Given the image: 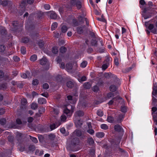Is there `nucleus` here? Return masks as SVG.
Masks as SVG:
<instances>
[{"label":"nucleus","mask_w":157,"mask_h":157,"mask_svg":"<svg viewBox=\"0 0 157 157\" xmlns=\"http://www.w3.org/2000/svg\"><path fill=\"white\" fill-rule=\"evenodd\" d=\"M81 0H71L70 3L71 6H76L78 9H80L82 7V4Z\"/></svg>","instance_id":"1"},{"label":"nucleus","mask_w":157,"mask_h":157,"mask_svg":"<svg viewBox=\"0 0 157 157\" xmlns=\"http://www.w3.org/2000/svg\"><path fill=\"white\" fill-rule=\"evenodd\" d=\"M149 9V8L148 7H146L144 9V10L142 13V16L144 17L145 19H147L148 18L151 17V15H147L146 13L148 10Z\"/></svg>","instance_id":"2"},{"label":"nucleus","mask_w":157,"mask_h":157,"mask_svg":"<svg viewBox=\"0 0 157 157\" xmlns=\"http://www.w3.org/2000/svg\"><path fill=\"white\" fill-rule=\"evenodd\" d=\"M74 123L76 127L78 128H81L82 124V121L80 119H78L77 118H74Z\"/></svg>","instance_id":"3"},{"label":"nucleus","mask_w":157,"mask_h":157,"mask_svg":"<svg viewBox=\"0 0 157 157\" xmlns=\"http://www.w3.org/2000/svg\"><path fill=\"white\" fill-rule=\"evenodd\" d=\"M84 112L81 110L77 111L74 114L75 118H77L78 117H81L83 116Z\"/></svg>","instance_id":"4"},{"label":"nucleus","mask_w":157,"mask_h":157,"mask_svg":"<svg viewBox=\"0 0 157 157\" xmlns=\"http://www.w3.org/2000/svg\"><path fill=\"white\" fill-rule=\"evenodd\" d=\"M48 14L50 15V18L52 19H56L57 18V15L56 13L53 11H50L48 12Z\"/></svg>","instance_id":"5"},{"label":"nucleus","mask_w":157,"mask_h":157,"mask_svg":"<svg viewBox=\"0 0 157 157\" xmlns=\"http://www.w3.org/2000/svg\"><path fill=\"white\" fill-rule=\"evenodd\" d=\"M154 25L153 24H150L148 26V29L151 30V32L155 34H157V31L156 29H154Z\"/></svg>","instance_id":"6"},{"label":"nucleus","mask_w":157,"mask_h":157,"mask_svg":"<svg viewBox=\"0 0 157 157\" xmlns=\"http://www.w3.org/2000/svg\"><path fill=\"white\" fill-rule=\"evenodd\" d=\"M115 130L118 132H123V129L120 125L118 124L115 125L114 127Z\"/></svg>","instance_id":"7"},{"label":"nucleus","mask_w":157,"mask_h":157,"mask_svg":"<svg viewBox=\"0 0 157 157\" xmlns=\"http://www.w3.org/2000/svg\"><path fill=\"white\" fill-rule=\"evenodd\" d=\"M63 112L65 114H66L67 116H71L72 114V113L70 110L68 109L67 107L64 109Z\"/></svg>","instance_id":"8"},{"label":"nucleus","mask_w":157,"mask_h":157,"mask_svg":"<svg viewBox=\"0 0 157 157\" xmlns=\"http://www.w3.org/2000/svg\"><path fill=\"white\" fill-rule=\"evenodd\" d=\"M79 142V140L78 138H75L72 140L71 143L73 145H75L78 144Z\"/></svg>","instance_id":"9"},{"label":"nucleus","mask_w":157,"mask_h":157,"mask_svg":"<svg viewBox=\"0 0 157 157\" xmlns=\"http://www.w3.org/2000/svg\"><path fill=\"white\" fill-rule=\"evenodd\" d=\"M38 102L41 104H45L46 103V100L44 98H39L38 99Z\"/></svg>","instance_id":"10"},{"label":"nucleus","mask_w":157,"mask_h":157,"mask_svg":"<svg viewBox=\"0 0 157 157\" xmlns=\"http://www.w3.org/2000/svg\"><path fill=\"white\" fill-rule=\"evenodd\" d=\"M48 61L47 59L45 57H43V58L40 60V63L41 65H44Z\"/></svg>","instance_id":"11"},{"label":"nucleus","mask_w":157,"mask_h":157,"mask_svg":"<svg viewBox=\"0 0 157 157\" xmlns=\"http://www.w3.org/2000/svg\"><path fill=\"white\" fill-rule=\"evenodd\" d=\"M96 135L99 138H101L104 136L105 134L102 132H98L96 133Z\"/></svg>","instance_id":"12"},{"label":"nucleus","mask_w":157,"mask_h":157,"mask_svg":"<svg viewBox=\"0 0 157 157\" xmlns=\"http://www.w3.org/2000/svg\"><path fill=\"white\" fill-rule=\"evenodd\" d=\"M83 86L84 88L86 89H89L90 88L91 85L90 83L89 82H86L84 84Z\"/></svg>","instance_id":"13"},{"label":"nucleus","mask_w":157,"mask_h":157,"mask_svg":"<svg viewBox=\"0 0 157 157\" xmlns=\"http://www.w3.org/2000/svg\"><path fill=\"white\" fill-rule=\"evenodd\" d=\"M74 133L76 136L78 137L81 136L82 134L81 131L79 130H76L75 131Z\"/></svg>","instance_id":"14"},{"label":"nucleus","mask_w":157,"mask_h":157,"mask_svg":"<svg viewBox=\"0 0 157 157\" xmlns=\"http://www.w3.org/2000/svg\"><path fill=\"white\" fill-rule=\"evenodd\" d=\"M38 107V104L35 103H33L31 105V108L35 110Z\"/></svg>","instance_id":"15"},{"label":"nucleus","mask_w":157,"mask_h":157,"mask_svg":"<svg viewBox=\"0 0 157 157\" xmlns=\"http://www.w3.org/2000/svg\"><path fill=\"white\" fill-rule=\"evenodd\" d=\"M113 75L111 73H105L104 75L105 77L107 78H109L113 76Z\"/></svg>","instance_id":"16"},{"label":"nucleus","mask_w":157,"mask_h":157,"mask_svg":"<svg viewBox=\"0 0 157 157\" xmlns=\"http://www.w3.org/2000/svg\"><path fill=\"white\" fill-rule=\"evenodd\" d=\"M37 58V56L36 55H33L30 57V59L31 61H34L36 60Z\"/></svg>","instance_id":"17"},{"label":"nucleus","mask_w":157,"mask_h":157,"mask_svg":"<svg viewBox=\"0 0 157 157\" xmlns=\"http://www.w3.org/2000/svg\"><path fill=\"white\" fill-rule=\"evenodd\" d=\"M59 50L60 52L63 53L66 52L67 49L65 47L62 46L60 48Z\"/></svg>","instance_id":"18"},{"label":"nucleus","mask_w":157,"mask_h":157,"mask_svg":"<svg viewBox=\"0 0 157 157\" xmlns=\"http://www.w3.org/2000/svg\"><path fill=\"white\" fill-rule=\"evenodd\" d=\"M52 52L54 54H57L58 52V48L56 47H53L52 48Z\"/></svg>","instance_id":"19"},{"label":"nucleus","mask_w":157,"mask_h":157,"mask_svg":"<svg viewBox=\"0 0 157 157\" xmlns=\"http://www.w3.org/2000/svg\"><path fill=\"white\" fill-rule=\"evenodd\" d=\"M152 116L153 121L155 123V124L157 125V112L156 114L153 115Z\"/></svg>","instance_id":"20"},{"label":"nucleus","mask_w":157,"mask_h":157,"mask_svg":"<svg viewBox=\"0 0 157 157\" xmlns=\"http://www.w3.org/2000/svg\"><path fill=\"white\" fill-rule=\"evenodd\" d=\"M87 62L86 61H83L80 64V67L82 68H84L87 66Z\"/></svg>","instance_id":"21"},{"label":"nucleus","mask_w":157,"mask_h":157,"mask_svg":"<svg viewBox=\"0 0 157 157\" xmlns=\"http://www.w3.org/2000/svg\"><path fill=\"white\" fill-rule=\"evenodd\" d=\"M57 24L56 22L53 23L51 27V29L52 30H54L57 27Z\"/></svg>","instance_id":"22"},{"label":"nucleus","mask_w":157,"mask_h":157,"mask_svg":"<svg viewBox=\"0 0 157 157\" xmlns=\"http://www.w3.org/2000/svg\"><path fill=\"white\" fill-rule=\"evenodd\" d=\"M16 136L17 140H20L22 138V134L19 132H17L16 133Z\"/></svg>","instance_id":"23"},{"label":"nucleus","mask_w":157,"mask_h":157,"mask_svg":"<svg viewBox=\"0 0 157 157\" xmlns=\"http://www.w3.org/2000/svg\"><path fill=\"white\" fill-rule=\"evenodd\" d=\"M91 44L92 46H95L97 45V41L96 40V38L95 39H92L91 42Z\"/></svg>","instance_id":"24"},{"label":"nucleus","mask_w":157,"mask_h":157,"mask_svg":"<svg viewBox=\"0 0 157 157\" xmlns=\"http://www.w3.org/2000/svg\"><path fill=\"white\" fill-rule=\"evenodd\" d=\"M117 90L116 86L114 85H112L110 86V90L111 91L114 92Z\"/></svg>","instance_id":"25"},{"label":"nucleus","mask_w":157,"mask_h":157,"mask_svg":"<svg viewBox=\"0 0 157 157\" xmlns=\"http://www.w3.org/2000/svg\"><path fill=\"white\" fill-rule=\"evenodd\" d=\"M88 143L90 145H92L94 143V141L92 138H90L88 139Z\"/></svg>","instance_id":"26"},{"label":"nucleus","mask_w":157,"mask_h":157,"mask_svg":"<svg viewBox=\"0 0 157 157\" xmlns=\"http://www.w3.org/2000/svg\"><path fill=\"white\" fill-rule=\"evenodd\" d=\"M152 94L154 96H155L157 94V88L156 87H153Z\"/></svg>","instance_id":"27"},{"label":"nucleus","mask_w":157,"mask_h":157,"mask_svg":"<svg viewBox=\"0 0 157 157\" xmlns=\"http://www.w3.org/2000/svg\"><path fill=\"white\" fill-rule=\"evenodd\" d=\"M67 86L68 87L71 88L73 86V84L71 81H69L67 82Z\"/></svg>","instance_id":"28"},{"label":"nucleus","mask_w":157,"mask_h":157,"mask_svg":"<svg viewBox=\"0 0 157 157\" xmlns=\"http://www.w3.org/2000/svg\"><path fill=\"white\" fill-rule=\"evenodd\" d=\"M66 67L67 69L69 70H70L72 69V65L71 63H68L66 65Z\"/></svg>","instance_id":"29"},{"label":"nucleus","mask_w":157,"mask_h":157,"mask_svg":"<svg viewBox=\"0 0 157 157\" xmlns=\"http://www.w3.org/2000/svg\"><path fill=\"white\" fill-rule=\"evenodd\" d=\"M101 128L104 130H107L108 128V126L105 124H102L101 125Z\"/></svg>","instance_id":"30"},{"label":"nucleus","mask_w":157,"mask_h":157,"mask_svg":"<svg viewBox=\"0 0 157 157\" xmlns=\"http://www.w3.org/2000/svg\"><path fill=\"white\" fill-rule=\"evenodd\" d=\"M30 73L29 71H27L26 72V74L23 73H22L21 75V76L22 78H25L27 77V75H29V74H30Z\"/></svg>","instance_id":"31"},{"label":"nucleus","mask_w":157,"mask_h":157,"mask_svg":"<svg viewBox=\"0 0 157 157\" xmlns=\"http://www.w3.org/2000/svg\"><path fill=\"white\" fill-rule=\"evenodd\" d=\"M29 136L30 137V139L33 142L35 143H37L38 140L36 138L32 137L31 136Z\"/></svg>","instance_id":"32"},{"label":"nucleus","mask_w":157,"mask_h":157,"mask_svg":"<svg viewBox=\"0 0 157 157\" xmlns=\"http://www.w3.org/2000/svg\"><path fill=\"white\" fill-rule=\"evenodd\" d=\"M107 121L109 123H113V118L111 116H108L107 118Z\"/></svg>","instance_id":"33"},{"label":"nucleus","mask_w":157,"mask_h":157,"mask_svg":"<svg viewBox=\"0 0 157 157\" xmlns=\"http://www.w3.org/2000/svg\"><path fill=\"white\" fill-rule=\"evenodd\" d=\"M67 30V28L66 26L63 25L61 28V31L63 33H65L66 32Z\"/></svg>","instance_id":"34"},{"label":"nucleus","mask_w":157,"mask_h":157,"mask_svg":"<svg viewBox=\"0 0 157 157\" xmlns=\"http://www.w3.org/2000/svg\"><path fill=\"white\" fill-rule=\"evenodd\" d=\"M21 53L23 54H25L26 52L25 48L24 47H22L21 48Z\"/></svg>","instance_id":"35"},{"label":"nucleus","mask_w":157,"mask_h":157,"mask_svg":"<svg viewBox=\"0 0 157 157\" xmlns=\"http://www.w3.org/2000/svg\"><path fill=\"white\" fill-rule=\"evenodd\" d=\"M49 139L52 140L55 139L56 136L54 134H50L48 135Z\"/></svg>","instance_id":"36"},{"label":"nucleus","mask_w":157,"mask_h":157,"mask_svg":"<svg viewBox=\"0 0 157 157\" xmlns=\"http://www.w3.org/2000/svg\"><path fill=\"white\" fill-rule=\"evenodd\" d=\"M45 111V109L43 107H40L39 110V113L41 114H42Z\"/></svg>","instance_id":"37"},{"label":"nucleus","mask_w":157,"mask_h":157,"mask_svg":"<svg viewBox=\"0 0 157 157\" xmlns=\"http://www.w3.org/2000/svg\"><path fill=\"white\" fill-rule=\"evenodd\" d=\"M97 114L98 116L102 117L103 115V113L102 110L99 109L98 110Z\"/></svg>","instance_id":"38"},{"label":"nucleus","mask_w":157,"mask_h":157,"mask_svg":"<svg viewBox=\"0 0 157 157\" xmlns=\"http://www.w3.org/2000/svg\"><path fill=\"white\" fill-rule=\"evenodd\" d=\"M6 123V120L5 119L2 118L0 120V124L2 125H4Z\"/></svg>","instance_id":"39"},{"label":"nucleus","mask_w":157,"mask_h":157,"mask_svg":"<svg viewBox=\"0 0 157 157\" xmlns=\"http://www.w3.org/2000/svg\"><path fill=\"white\" fill-rule=\"evenodd\" d=\"M85 18V17H82L81 16H79L78 17V21L80 22H84L85 21L84 18Z\"/></svg>","instance_id":"40"},{"label":"nucleus","mask_w":157,"mask_h":157,"mask_svg":"<svg viewBox=\"0 0 157 157\" xmlns=\"http://www.w3.org/2000/svg\"><path fill=\"white\" fill-rule=\"evenodd\" d=\"M8 140L9 142H12L14 140V137L13 136H9L8 137Z\"/></svg>","instance_id":"41"},{"label":"nucleus","mask_w":157,"mask_h":157,"mask_svg":"<svg viewBox=\"0 0 157 157\" xmlns=\"http://www.w3.org/2000/svg\"><path fill=\"white\" fill-rule=\"evenodd\" d=\"M77 31L79 34H81L83 33V29L81 27H78L77 28Z\"/></svg>","instance_id":"42"},{"label":"nucleus","mask_w":157,"mask_h":157,"mask_svg":"<svg viewBox=\"0 0 157 157\" xmlns=\"http://www.w3.org/2000/svg\"><path fill=\"white\" fill-rule=\"evenodd\" d=\"M5 50V47L3 45H0V52H3Z\"/></svg>","instance_id":"43"},{"label":"nucleus","mask_w":157,"mask_h":157,"mask_svg":"<svg viewBox=\"0 0 157 157\" xmlns=\"http://www.w3.org/2000/svg\"><path fill=\"white\" fill-rule=\"evenodd\" d=\"M157 110V108L156 107H153L152 108V114L153 115L156 113H155V112Z\"/></svg>","instance_id":"44"},{"label":"nucleus","mask_w":157,"mask_h":157,"mask_svg":"<svg viewBox=\"0 0 157 157\" xmlns=\"http://www.w3.org/2000/svg\"><path fill=\"white\" fill-rule=\"evenodd\" d=\"M39 83V81L37 79H34L32 82V84L34 86L38 85Z\"/></svg>","instance_id":"45"},{"label":"nucleus","mask_w":157,"mask_h":157,"mask_svg":"<svg viewBox=\"0 0 157 157\" xmlns=\"http://www.w3.org/2000/svg\"><path fill=\"white\" fill-rule=\"evenodd\" d=\"M53 110L54 113V114H55V115L58 114L59 113V111L58 109H56L55 108H53Z\"/></svg>","instance_id":"46"},{"label":"nucleus","mask_w":157,"mask_h":157,"mask_svg":"<svg viewBox=\"0 0 157 157\" xmlns=\"http://www.w3.org/2000/svg\"><path fill=\"white\" fill-rule=\"evenodd\" d=\"M153 95L152 98V104L155 105V103L157 101V99Z\"/></svg>","instance_id":"47"},{"label":"nucleus","mask_w":157,"mask_h":157,"mask_svg":"<svg viewBox=\"0 0 157 157\" xmlns=\"http://www.w3.org/2000/svg\"><path fill=\"white\" fill-rule=\"evenodd\" d=\"M6 31L5 29V28L3 27H1V30L0 31V33L2 35H3V34L6 33Z\"/></svg>","instance_id":"48"},{"label":"nucleus","mask_w":157,"mask_h":157,"mask_svg":"<svg viewBox=\"0 0 157 157\" xmlns=\"http://www.w3.org/2000/svg\"><path fill=\"white\" fill-rule=\"evenodd\" d=\"M87 132L91 135H93L94 133V131L92 129H89L87 130Z\"/></svg>","instance_id":"49"},{"label":"nucleus","mask_w":157,"mask_h":157,"mask_svg":"<svg viewBox=\"0 0 157 157\" xmlns=\"http://www.w3.org/2000/svg\"><path fill=\"white\" fill-rule=\"evenodd\" d=\"M114 62L115 64L116 65L118 66L119 65V63L118 62V58L115 57L114 58Z\"/></svg>","instance_id":"50"},{"label":"nucleus","mask_w":157,"mask_h":157,"mask_svg":"<svg viewBox=\"0 0 157 157\" xmlns=\"http://www.w3.org/2000/svg\"><path fill=\"white\" fill-rule=\"evenodd\" d=\"M27 103L26 99L23 98L21 100V103L22 105H25Z\"/></svg>","instance_id":"51"},{"label":"nucleus","mask_w":157,"mask_h":157,"mask_svg":"<svg viewBox=\"0 0 157 157\" xmlns=\"http://www.w3.org/2000/svg\"><path fill=\"white\" fill-rule=\"evenodd\" d=\"M44 7L45 10H48L50 9V6L49 4H45L44 5Z\"/></svg>","instance_id":"52"},{"label":"nucleus","mask_w":157,"mask_h":157,"mask_svg":"<svg viewBox=\"0 0 157 157\" xmlns=\"http://www.w3.org/2000/svg\"><path fill=\"white\" fill-rule=\"evenodd\" d=\"M43 87L44 89H47L49 88V85L48 83H45L43 84Z\"/></svg>","instance_id":"53"},{"label":"nucleus","mask_w":157,"mask_h":157,"mask_svg":"<svg viewBox=\"0 0 157 157\" xmlns=\"http://www.w3.org/2000/svg\"><path fill=\"white\" fill-rule=\"evenodd\" d=\"M86 77L85 76H82L79 80V82L84 81L86 80Z\"/></svg>","instance_id":"54"},{"label":"nucleus","mask_w":157,"mask_h":157,"mask_svg":"<svg viewBox=\"0 0 157 157\" xmlns=\"http://www.w3.org/2000/svg\"><path fill=\"white\" fill-rule=\"evenodd\" d=\"M22 41L24 43H27L29 41V39L28 38L25 37L22 39Z\"/></svg>","instance_id":"55"},{"label":"nucleus","mask_w":157,"mask_h":157,"mask_svg":"<svg viewBox=\"0 0 157 157\" xmlns=\"http://www.w3.org/2000/svg\"><path fill=\"white\" fill-rule=\"evenodd\" d=\"M121 110L122 112L125 113L127 111L126 108L124 106H122L121 107Z\"/></svg>","instance_id":"56"},{"label":"nucleus","mask_w":157,"mask_h":157,"mask_svg":"<svg viewBox=\"0 0 157 157\" xmlns=\"http://www.w3.org/2000/svg\"><path fill=\"white\" fill-rule=\"evenodd\" d=\"M93 90L94 92L98 91L99 90L98 87L97 86H94L93 88Z\"/></svg>","instance_id":"57"},{"label":"nucleus","mask_w":157,"mask_h":157,"mask_svg":"<svg viewBox=\"0 0 157 157\" xmlns=\"http://www.w3.org/2000/svg\"><path fill=\"white\" fill-rule=\"evenodd\" d=\"M114 96V95L113 93L110 92L107 94V97L108 98H110L113 97Z\"/></svg>","instance_id":"58"},{"label":"nucleus","mask_w":157,"mask_h":157,"mask_svg":"<svg viewBox=\"0 0 157 157\" xmlns=\"http://www.w3.org/2000/svg\"><path fill=\"white\" fill-rule=\"evenodd\" d=\"M123 116L122 114L120 115L119 116V119L117 120V122L119 123L123 119Z\"/></svg>","instance_id":"59"},{"label":"nucleus","mask_w":157,"mask_h":157,"mask_svg":"<svg viewBox=\"0 0 157 157\" xmlns=\"http://www.w3.org/2000/svg\"><path fill=\"white\" fill-rule=\"evenodd\" d=\"M13 58L14 60L16 62H18L20 60V58L16 56H14Z\"/></svg>","instance_id":"60"},{"label":"nucleus","mask_w":157,"mask_h":157,"mask_svg":"<svg viewBox=\"0 0 157 157\" xmlns=\"http://www.w3.org/2000/svg\"><path fill=\"white\" fill-rule=\"evenodd\" d=\"M38 45L40 48H43L44 45V43L41 42H39L38 43Z\"/></svg>","instance_id":"61"},{"label":"nucleus","mask_w":157,"mask_h":157,"mask_svg":"<svg viewBox=\"0 0 157 157\" xmlns=\"http://www.w3.org/2000/svg\"><path fill=\"white\" fill-rule=\"evenodd\" d=\"M35 147L34 145H30L29 147V149L32 151H33L35 150Z\"/></svg>","instance_id":"62"},{"label":"nucleus","mask_w":157,"mask_h":157,"mask_svg":"<svg viewBox=\"0 0 157 157\" xmlns=\"http://www.w3.org/2000/svg\"><path fill=\"white\" fill-rule=\"evenodd\" d=\"M8 2L9 1L6 0L3 1L2 2V5L3 6H6L7 5Z\"/></svg>","instance_id":"63"},{"label":"nucleus","mask_w":157,"mask_h":157,"mask_svg":"<svg viewBox=\"0 0 157 157\" xmlns=\"http://www.w3.org/2000/svg\"><path fill=\"white\" fill-rule=\"evenodd\" d=\"M66 119V117L65 115H62L61 116V120L62 121H64Z\"/></svg>","instance_id":"64"}]
</instances>
